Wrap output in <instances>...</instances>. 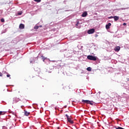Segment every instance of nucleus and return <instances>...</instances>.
Masks as SVG:
<instances>
[{
  "instance_id": "nucleus-1",
  "label": "nucleus",
  "mask_w": 129,
  "mask_h": 129,
  "mask_svg": "<svg viewBox=\"0 0 129 129\" xmlns=\"http://www.w3.org/2000/svg\"><path fill=\"white\" fill-rule=\"evenodd\" d=\"M87 59L89 60H92V61H96V60H97V57L93 55H88Z\"/></svg>"
},
{
  "instance_id": "nucleus-2",
  "label": "nucleus",
  "mask_w": 129,
  "mask_h": 129,
  "mask_svg": "<svg viewBox=\"0 0 129 129\" xmlns=\"http://www.w3.org/2000/svg\"><path fill=\"white\" fill-rule=\"evenodd\" d=\"M82 102H84L85 103H87V104H90L91 105H93V101H89L87 100H82Z\"/></svg>"
},
{
  "instance_id": "nucleus-3",
  "label": "nucleus",
  "mask_w": 129,
  "mask_h": 129,
  "mask_svg": "<svg viewBox=\"0 0 129 129\" xmlns=\"http://www.w3.org/2000/svg\"><path fill=\"white\" fill-rule=\"evenodd\" d=\"M66 116L67 118L68 121L70 122V123H72V124L74 123V121L71 120V116L69 117L68 114H66Z\"/></svg>"
},
{
  "instance_id": "nucleus-4",
  "label": "nucleus",
  "mask_w": 129,
  "mask_h": 129,
  "mask_svg": "<svg viewBox=\"0 0 129 129\" xmlns=\"http://www.w3.org/2000/svg\"><path fill=\"white\" fill-rule=\"evenodd\" d=\"M21 99L20 98L17 97H14L13 98V103H17V102H19V101H20Z\"/></svg>"
},
{
  "instance_id": "nucleus-5",
  "label": "nucleus",
  "mask_w": 129,
  "mask_h": 129,
  "mask_svg": "<svg viewBox=\"0 0 129 129\" xmlns=\"http://www.w3.org/2000/svg\"><path fill=\"white\" fill-rule=\"evenodd\" d=\"M95 32V30L94 29H91L88 31V34H93Z\"/></svg>"
},
{
  "instance_id": "nucleus-6",
  "label": "nucleus",
  "mask_w": 129,
  "mask_h": 129,
  "mask_svg": "<svg viewBox=\"0 0 129 129\" xmlns=\"http://www.w3.org/2000/svg\"><path fill=\"white\" fill-rule=\"evenodd\" d=\"M116 96V94L115 93H112L110 95V97L111 98H115V97Z\"/></svg>"
},
{
  "instance_id": "nucleus-7",
  "label": "nucleus",
  "mask_w": 129,
  "mask_h": 129,
  "mask_svg": "<svg viewBox=\"0 0 129 129\" xmlns=\"http://www.w3.org/2000/svg\"><path fill=\"white\" fill-rule=\"evenodd\" d=\"M114 50L115 51V52H118L119 50H120V46H116L114 48Z\"/></svg>"
},
{
  "instance_id": "nucleus-8",
  "label": "nucleus",
  "mask_w": 129,
  "mask_h": 129,
  "mask_svg": "<svg viewBox=\"0 0 129 129\" xmlns=\"http://www.w3.org/2000/svg\"><path fill=\"white\" fill-rule=\"evenodd\" d=\"M19 29H20V30H23V29H25V25L23 24H20L19 25Z\"/></svg>"
},
{
  "instance_id": "nucleus-9",
  "label": "nucleus",
  "mask_w": 129,
  "mask_h": 129,
  "mask_svg": "<svg viewBox=\"0 0 129 129\" xmlns=\"http://www.w3.org/2000/svg\"><path fill=\"white\" fill-rule=\"evenodd\" d=\"M110 26H111V23H108V24H107L106 25V29L107 30H108V29H109Z\"/></svg>"
},
{
  "instance_id": "nucleus-10",
  "label": "nucleus",
  "mask_w": 129,
  "mask_h": 129,
  "mask_svg": "<svg viewBox=\"0 0 129 129\" xmlns=\"http://www.w3.org/2000/svg\"><path fill=\"white\" fill-rule=\"evenodd\" d=\"M113 19H114V21H118L119 17L118 16H114Z\"/></svg>"
},
{
  "instance_id": "nucleus-11",
  "label": "nucleus",
  "mask_w": 129,
  "mask_h": 129,
  "mask_svg": "<svg viewBox=\"0 0 129 129\" xmlns=\"http://www.w3.org/2000/svg\"><path fill=\"white\" fill-rule=\"evenodd\" d=\"M87 16V12H84L82 15V17H83V18L86 17Z\"/></svg>"
},
{
  "instance_id": "nucleus-12",
  "label": "nucleus",
  "mask_w": 129,
  "mask_h": 129,
  "mask_svg": "<svg viewBox=\"0 0 129 129\" xmlns=\"http://www.w3.org/2000/svg\"><path fill=\"white\" fill-rule=\"evenodd\" d=\"M6 113L7 112L6 111H0V115H4V114Z\"/></svg>"
},
{
  "instance_id": "nucleus-13",
  "label": "nucleus",
  "mask_w": 129,
  "mask_h": 129,
  "mask_svg": "<svg viewBox=\"0 0 129 129\" xmlns=\"http://www.w3.org/2000/svg\"><path fill=\"white\" fill-rule=\"evenodd\" d=\"M30 114V112H27V111H25V115L28 116Z\"/></svg>"
},
{
  "instance_id": "nucleus-14",
  "label": "nucleus",
  "mask_w": 129,
  "mask_h": 129,
  "mask_svg": "<svg viewBox=\"0 0 129 129\" xmlns=\"http://www.w3.org/2000/svg\"><path fill=\"white\" fill-rule=\"evenodd\" d=\"M42 58L43 62H45V60L47 59V57H45L44 56H42Z\"/></svg>"
},
{
  "instance_id": "nucleus-15",
  "label": "nucleus",
  "mask_w": 129,
  "mask_h": 129,
  "mask_svg": "<svg viewBox=\"0 0 129 129\" xmlns=\"http://www.w3.org/2000/svg\"><path fill=\"white\" fill-rule=\"evenodd\" d=\"M34 2H36V3H41V0H34Z\"/></svg>"
},
{
  "instance_id": "nucleus-16",
  "label": "nucleus",
  "mask_w": 129,
  "mask_h": 129,
  "mask_svg": "<svg viewBox=\"0 0 129 129\" xmlns=\"http://www.w3.org/2000/svg\"><path fill=\"white\" fill-rule=\"evenodd\" d=\"M1 21L2 23H5V19L2 18V19H1Z\"/></svg>"
},
{
  "instance_id": "nucleus-17",
  "label": "nucleus",
  "mask_w": 129,
  "mask_h": 129,
  "mask_svg": "<svg viewBox=\"0 0 129 129\" xmlns=\"http://www.w3.org/2000/svg\"><path fill=\"white\" fill-rule=\"evenodd\" d=\"M34 29H35V30H38V29H39V26H35V27H34Z\"/></svg>"
},
{
  "instance_id": "nucleus-18",
  "label": "nucleus",
  "mask_w": 129,
  "mask_h": 129,
  "mask_svg": "<svg viewBox=\"0 0 129 129\" xmlns=\"http://www.w3.org/2000/svg\"><path fill=\"white\" fill-rule=\"evenodd\" d=\"M87 70H88V71H91V68L89 67L87 69Z\"/></svg>"
},
{
  "instance_id": "nucleus-19",
  "label": "nucleus",
  "mask_w": 129,
  "mask_h": 129,
  "mask_svg": "<svg viewBox=\"0 0 129 129\" xmlns=\"http://www.w3.org/2000/svg\"><path fill=\"white\" fill-rule=\"evenodd\" d=\"M80 23L79 21H77V24H76V26L77 27L78 26V25H79Z\"/></svg>"
},
{
  "instance_id": "nucleus-20",
  "label": "nucleus",
  "mask_w": 129,
  "mask_h": 129,
  "mask_svg": "<svg viewBox=\"0 0 129 129\" xmlns=\"http://www.w3.org/2000/svg\"><path fill=\"white\" fill-rule=\"evenodd\" d=\"M18 16H21V15H22V12H19L18 13Z\"/></svg>"
},
{
  "instance_id": "nucleus-21",
  "label": "nucleus",
  "mask_w": 129,
  "mask_h": 129,
  "mask_svg": "<svg viewBox=\"0 0 129 129\" xmlns=\"http://www.w3.org/2000/svg\"><path fill=\"white\" fill-rule=\"evenodd\" d=\"M108 19H113V16H111L108 18Z\"/></svg>"
},
{
  "instance_id": "nucleus-22",
  "label": "nucleus",
  "mask_w": 129,
  "mask_h": 129,
  "mask_svg": "<svg viewBox=\"0 0 129 129\" xmlns=\"http://www.w3.org/2000/svg\"><path fill=\"white\" fill-rule=\"evenodd\" d=\"M7 77H11V75L10 74H8L7 75Z\"/></svg>"
},
{
  "instance_id": "nucleus-23",
  "label": "nucleus",
  "mask_w": 129,
  "mask_h": 129,
  "mask_svg": "<svg viewBox=\"0 0 129 129\" xmlns=\"http://www.w3.org/2000/svg\"><path fill=\"white\" fill-rule=\"evenodd\" d=\"M123 26H126V23H123Z\"/></svg>"
},
{
  "instance_id": "nucleus-24",
  "label": "nucleus",
  "mask_w": 129,
  "mask_h": 129,
  "mask_svg": "<svg viewBox=\"0 0 129 129\" xmlns=\"http://www.w3.org/2000/svg\"><path fill=\"white\" fill-rule=\"evenodd\" d=\"M0 76L2 77V76H3V74H2L1 72H0Z\"/></svg>"
},
{
  "instance_id": "nucleus-25",
  "label": "nucleus",
  "mask_w": 129,
  "mask_h": 129,
  "mask_svg": "<svg viewBox=\"0 0 129 129\" xmlns=\"http://www.w3.org/2000/svg\"><path fill=\"white\" fill-rule=\"evenodd\" d=\"M56 61H55V60H52V62H55Z\"/></svg>"
},
{
  "instance_id": "nucleus-26",
  "label": "nucleus",
  "mask_w": 129,
  "mask_h": 129,
  "mask_svg": "<svg viewBox=\"0 0 129 129\" xmlns=\"http://www.w3.org/2000/svg\"><path fill=\"white\" fill-rule=\"evenodd\" d=\"M128 80V81H129V78L128 79V80Z\"/></svg>"
},
{
  "instance_id": "nucleus-27",
  "label": "nucleus",
  "mask_w": 129,
  "mask_h": 129,
  "mask_svg": "<svg viewBox=\"0 0 129 129\" xmlns=\"http://www.w3.org/2000/svg\"><path fill=\"white\" fill-rule=\"evenodd\" d=\"M40 27H42V26H40Z\"/></svg>"
}]
</instances>
